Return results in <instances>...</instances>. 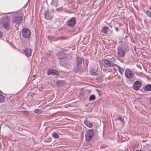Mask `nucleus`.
Wrapping results in <instances>:
<instances>
[{"label":"nucleus","instance_id":"aec40b11","mask_svg":"<svg viewBox=\"0 0 151 151\" xmlns=\"http://www.w3.org/2000/svg\"><path fill=\"white\" fill-rule=\"evenodd\" d=\"M96 99L95 96L94 95H91L89 98V100L90 101L94 100Z\"/></svg>","mask_w":151,"mask_h":151},{"label":"nucleus","instance_id":"bb28decb","mask_svg":"<svg viewBox=\"0 0 151 151\" xmlns=\"http://www.w3.org/2000/svg\"><path fill=\"white\" fill-rule=\"evenodd\" d=\"M63 9L62 7H61L60 8H58L56 9V10L60 12L63 10Z\"/></svg>","mask_w":151,"mask_h":151},{"label":"nucleus","instance_id":"f704fd0d","mask_svg":"<svg viewBox=\"0 0 151 151\" xmlns=\"http://www.w3.org/2000/svg\"><path fill=\"white\" fill-rule=\"evenodd\" d=\"M135 151H142L141 150H136Z\"/></svg>","mask_w":151,"mask_h":151},{"label":"nucleus","instance_id":"f8f14e48","mask_svg":"<svg viewBox=\"0 0 151 151\" xmlns=\"http://www.w3.org/2000/svg\"><path fill=\"white\" fill-rule=\"evenodd\" d=\"M141 83L139 81H136L134 83L133 88L135 91H137L140 88L141 86Z\"/></svg>","mask_w":151,"mask_h":151},{"label":"nucleus","instance_id":"6e6552de","mask_svg":"<svg viewBox=\"0 0 151 151\" xmlns=\"http://www.w3.org/2000/svg\"><path fill=\"white\" fill-rule=\"evenodd\" d=\"M117 54L118 56L120 58H123L124 56V50L120 47L117 48Z\"/></svg>","mask_w":151,"mask_h":151},{"label":"nucleus","instance_id":"9d476101","mask_svg":"<svg viewBox=\"0 0 151 151\" xmlns=\"http://www.w3.org/2000/svg\"><path fill=\"white\" fill-rule=\"evenodd\" d=\"M47 73L48 75H59V73L56 70L49 69L47 72Z\"/></svg>","mask_w":151,"mask_h":151},{"label":"nucleus","instance_id":"2f4dec72","mask_svg":"<svg viewBox=\"0 0 151 151\" xmlns=\"http://www.w3.org/2000/svg\"><path fill=\"white\" fill-rule=\"evenodd\" d=\"M116 30V32H118V29L117 27H115L114 28Z\"/></svg>","mask_w":151,"mask_h":151},{"label":"nucleus","instance_id":"c9c22d12","mask_svg":"<svg viewBox=\"0 0 151 151\" xmlns=\"http://www.w3.org/2000/svg\"><path fill=\"white\" fill-rule=\"evenodd\" d=\"M149 9L151 10V6L150 7Z\"/></svg>","mask_w":151,"mask_h":151},{"label":"nucleus","instance_id":"6ab92c4d","mask_svg":"<svg viewBox=\"0 0 151 151\" xmlns=\"http://www.w3.org/2000/svg\"><path fill=\"white\" fill-rule=\"evenodd\" d=\"M52 136L53 138L56 139L58 138L59 137V135L55 132H54L52 133Z\"/></svg>","mask_w":151,"mask_h":151},{"label":"nucleus","instance_id":"a211bd4d","mask_svg":"<svg viewBox=\"0 0 151 151\" xmlns=\"http://www.w3.org/2000/svg\"><path fill=\"white\" fill-rule=\"evenodd\" d=\"M145 91H151V84H148L146 85L144 87Z\"/></svg>","mask_w":151,"mask_h":151},{"label":"nucleus","instance_id":"2eb2a0df","mask_svg":"<svg viewBox=\"0 0 151 151\" xmlns=\"http://www.w3.org/2000/svg\"><path fill=\"white\" fill-rule=\"evenodd\" d=\"M76 61L77 64V68L78 69L80 68L81 65L82 59L79 57H76Z\"/></svg>","mask_w":151,"mask_h":151},{"label":"nucleus","instance_id":"dca6fc26","mask_svg":"<svg viewBox=\"0 0 151 151\" xmlns=\"http://www.w3.org/2000/svg\"><path fill=\"white\" fill-rule=\"evenodd\" d=\"M109 28L107 27H103L101 29V32L102 33L106 34H107L109 31Z\"/></svg>","mask_w":151,"mask_h":151},{"label":"nucleus","instance_id":"9b49d317","mask_svg":"<svg viewBox=\"0 0 151 151\" xmlns=\"http://www.w3.org/2000/svg\"><path fill=\"white\" fill-rule=\"evenodd\" d=\"M58 58L60 60H63L66 58V54L63 52H60L57 54Z\"/></svg>","mask_w":151,"mask_h":151},{"label":"nucleus","instance_id":"c756f323","mask_svg":"<svg viewBox=\"0 0 151 151\" xmlns=\"http://www.w3.org/2000/svg\"><path fill=\"white\" fill-rule=\"evenodd\" d=\"M3 35V32L0 31V37H2Z\"/></svg>","mask_w":151,"mask_h":151},{"label":"nucleus","instance_id":"4468645a","mask_svg":"<svg viewBox=\"0 0 151 151\" xmlns=\"http://www.w3.org/2000/svg\"><path fill=\"white\" fill-rule=\"evenodd\" d=\"M114 65V67H115L117 68L120 74L122 75L124 70V68L120 67L118 65L116 64Z\"/></svg>","mask_w":151,"mask_h":151},{"label":"nucleus","instance_id":"0eeeda50","mask_svg":"<svg viewBox=\"0 0 151 151\" xmlns=\"http://www.w3.org/2000/svg\"><path fill=\"white\" fill-rule=\"evenodd\" d=\"M124 73L125 77L128 78H132L134 75V73L129 68H127L126 69Z\"/></svg>","mask_w":151,"mask_h":151},{"label":"nucleus","instance_id":"ddd939ff","mask_svg":"<svg viewBox=\"0 0 151 151\" xmlns=\"http://www.w3.org/2000/svg\"><path fill=\"white\" fill-rule=\"evenodd\" d=\"M24 53L27 56L30 57L31 55L32 50L30 48H26L24 50Z\"/></svg>","mask_w":151,"mask_h":151},{"label":"nucleus","instance_id":"4c0bfd02","mask_svg":"<svg viewBox=\"0 0 151 151\" xmlns=\"http://www.w3.org/2000/svg\"><path fill=\"white\" fill-rule=\"evenodd\" d=\"M150 104H151V101H150Z\"/></svg>","mask_w":151,"mask_h":151},{"label":"nucleus","instance_id":"cd10ccee","mask_svg":"<svg viewBox=\"0 0 151 151\" xmlns=\"http://www.w3.org/2000/svg\"><path fill=\"white\" fill-rule=\"evenodd\" d=\"M61 82V81H59V80H57L56 82V83L57 84H58V85H60L59 84H58V83H60Z\"/></svg>","mask_w":151,"mask_h":151},{"label":"nucleus","instance_id":"7c9ffc66","mask_svg":"<svg viewBox=\"0 0 151 151\" xmlns=\"http://www.w3.org/2000/svg\"><path fill=\"white\" fill-rule=\"evenodd\" d=\"M118 3L120 4H121L122 3V0H119L118 1Z\"/></svg>","mask_w":151,"mask_h":151},{"label":"nucleus","instance_id":"b1692460","mask_svg":"<svg viewBox=\"0 0 151 151\" xmlns=\"http://www.w3.org/2000/svg\"><path fill=\"white\" fill-rule=\"evenodd\" d=\"M146 14L148 17L151 16V13L149 11H147L146 12Z\"/></svg>","mask_w":151,"mask_h":151},{"label":"nucleus","instance_id":"20e7f679","mask_svg":"<svg viewBox=\"0 0 151 151\" xmlns=\"http://www.w3.org/2000/svg\"><path fill=\"white\" fill-rule=\"evenodd\" d=\"M22 35L23 37L27 38L30 36L31 32L28 29L26 28H24L22 31Z\"/></svg>","mask_w":151,"mask_h":151},{"label":"nucleus","instance_id":"412c9836","mask_svg":"<svg viewBox=\"0 0 151 151\" xmlns=\"http://www.w3.org/2000/svg\"><path fill=\"white\" fill-rule=\"evenodd\" d=\"M4 99V97L3 95L0 94V102H2Z\"/></svg>","mask_w":151,"mask_h":151},{"label":"nucleus","instance_id":"f3484780","mask_svg":"<svg viewBox=\"0 0 151 151\" xmlns=\"http://www.w3.org/2000/svg\"><path fill=\"white\" fill-rule=\"evenodd\" d=\"M84 124L86 126L90 128L92 127L93 126L92 123L86 120L84 121Z\"/></svg>","mask_w":151,"mask_h":151},{"label":"nucleus","instance_id":"7ed1b4c3","mask_svg":"<svg viewBox=\"0 0 151 151\" xmlns=\"http://www.w3.org/2000/svg\"><path fill=\"white\" fill-rule=\"evenodd\" d=\"M102 62L104 66L107 68H109L111 66L114 67V65L115 64H113L112 62L109 61L107 59H102Z\"/></svg>","mask_w":151,"mask_h":151},{"label":"nucleus","instance_id":"c85d7f7f","mask_svg":"<svg viewBox=\"0 0 151 151\" xmlns=\"http://www.w3.org/2000/svg\"><path fill=\"white\" fill-rule=\"evenodd\" d=\"M116 59L114 58V57H112L111 58V60L112 61H115V60H116Z\"/></svg>","mask_w":151,"mask_h":151},{"label":"nucleus","instance_id":"423d86ee","mask_svg":"<svg viewBox=\"0 0 151 151\" xmlns=\"http://www.w3.org/2000/svg\"><path fill=\"white\" fill-rule=\"evenodd\" d=\"M23 18L21 16H17L14 17L13 19V24L19 25L22 22Z\"/></svg>","mask_w":151,"mask_h":151},{"label":"nucleus","instance_id":"a878e982","mask_svg":"<svg viewBox=\"0 0 151 151\" xmlns=\"http://www.w3.org/2000/svg\"><path fill=\"white\" fill-rule=\"evenodd\" d=\"M91 75L94 76H95L96 75V72L94 71H92L91 72Z\"/></svg>","mask_w":151,"mask_h":151},{"label":"nucleus","instance_id":"f257e3e1","mask_svg":"<svg viewBox=\"0 0 151 151\" xmlns=\"http://www.w3.org/2000/svg\"><path fill=\"white\" fill-rule=\"evenodd\" d=\"M9 22L10 19L8 17H4L1 19V23L6 30H8L10 29L11 26Z\"/></svg>","mask_w":151,"mask_h":151},{"label":"nucleus","instance_id":"58836bf2","mask_svg":"<svg viewBox=\"0 0 151 151\" xmlns=\"http://www.w3.org/2000/svg\"><path fill=\"white\" fill-rule=\"evenodd\" d=\"M127 37V36H126V37H125V38L126 37Z\"/></svg>","mask_w":151,"mask_h":151},{"label":"nucleus","instance_id":"473e14b6","mask_svg":"<svg viewBox=\"0 0 151 151\" xmlns=\"http://www.w3.org/2000/svg\"><path fill=\"white\" fill-rule=\"evenodd\" d=\"M2 147V144L0 142V150L1 149Z\"/></svg>","mask_w":151,"mask_h":151},{"label":"nucleus","instance_id":"393cba45","mask_svg":"<svg viewBox=\"0 0 151 151\" xmlns=\"http://www.w3.org/2000/svg\"><path fill=\"white\" fill-rule=\"evenodd\" d=\"M117 119H118L119 121H120L121 123H123V120L122 117L121 116H119L117 118Z\"/></svg>","mask_w":151,"mask_h":151},{"label":"nucleus","instance_id":"f03ea898","mask_svg":"<svg viewBox=\"0 0 151 151\" xmlns=\"http://www.w3.org/2000/svg\"><path fill=\"white\" fill-rule=\"evenodd\" d=\"M94 136V132L93 129H89L86 131L85 135L86 140L90 141L92 139Z\"/></svg>","mask_w":151,"mask_h":151},{"label":"nucleus","instance_id":"39448f33","mask_svg":"<svg viewBox=\"0 0 151 151\" xmlns=\"http://www.w3.org/2000/svg\"><path fill=\"white\" fill-rule=\"evenodd\" d=\"M66 24L70 27H73L76 24V19L75 17H73L71 18L67 21Z\"/></svg>","mask_w":151,"mask_h":151},{"label":"nucleus","instance_id":"5701e85b","mask_svg":"<svg viewBox=\"0 0 151 151\" xmlns=\"http://www.w3.org/2000/svg\"><path fill=\"white\" fill-rule=\"evenodd\" d=\"M68 37L67 36H62L59 37L58 38L59 40H64L67 39Z\"/></svg>","mask_w":151,"mask_h":151},{"label":"nucleus","instance_id":"e433bc0d","mask_svg":"<svg viewBox=\"0 0 151 151\" xmlns=\"http://www.w3.org/2000/svg\"><path fill=\"white\" fill-rule=\"evenodd\" d=\"M1 93V91L0 90V93Z\"/></svg>","mask_w":151,"mask_h":151},{"label":"nucleus","instance_id":"1a4fd4ad","mask_svg":"<svg viewBox=\"0 0 151 151\" xmlns=\"http://www.w3.org/2000/svg\"><path fill=\"white\" fill-rule=\"evenodd\" d=\"M45 17L47 20L51 19L53 17L52 12L51 11H46L45 13Z\"/></svg>","mask_w":151,"mask_h":151},{"label":"nucleus","instance_id":"72a5a7b5","mask_svg":"<svg viewBox=\"0 0 151 151\" xmlns=\"http://www.w3.org/2000/svg\"><path fill=\"white\" fill-rule=\"evenodd\" d=\"M102 81V79H100V80H99V81H100V82H101Z\"/></svg>","mask_w":151,"mask_h":151},{"label":"nucleus","instance_id":"4be33fe9","mask_svg":"<svg viewBox=\"0 0 151 151\" xmlns=\"http://www.w3.org/2000/svg\"><path fill=\"white\" fill-rule=\"evenodd\" d=\"M34 111L35 113L37 114H40L42 113V111L38 109H35Z\"/></svg>","mask_w":151,"mask_h":151}]
</instances>
